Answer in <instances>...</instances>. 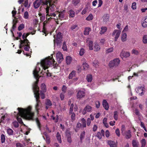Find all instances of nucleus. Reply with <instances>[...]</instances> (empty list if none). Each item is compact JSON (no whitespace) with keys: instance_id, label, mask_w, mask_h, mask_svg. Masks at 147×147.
<instances>
[{"instance_id":"nucleus-1","label":"nucleus","mask_w":147,"mask_h":147,"mask_svg":"<svg viewBox=\"0 0 147 147\" xmlns=\"http://www.w3.org/2000/svg\"><path fill=\"white\" fill-rule=\"evenodd\" d=\"M55 61L54 59L52 57H49L46 58L45 59L42 60L40 63H38L36 65L35 69L33 71V74L35 78L36 79V82L34 84L33 87L36 84L38 86V79L39 76L38 73L39 71H41V72L45 73L47 77H51V78L53 79V76L50 73L48 70H47L45 72V71L46 69H48L51 65L55 64V66H57V64L56 63H55Z\"/></svg>"},{"instance_id":"nucleus-2","label":"nucleus","mask_w":147,"mask_h":147,"mask_svg":"<svg viewBox=\"0 0 147 147\" xmlns=\"http://www.w3.org/2000/svg\"><path fill=\"white\" fill-rule=\"evenodd\" d=\"M31 109L32 107L30 106H29L25 109L18 108V112L17 119L19 123H23L21 117L29 120H33L34 113L31 112Z\"/></svg>"},{"instance_id":"nucleus-3","label":"nucleus","mask_w":147,"mask_h":147,"mask_svg":"<svg viewBox=\"0 0 147 147\" xmlns=\"http://www.w3.org/2000/svg\"><path fill=\"white\" fill-rule=\"evenodd\" d=\"M33 89L34 94V97L36 99V104L35 106V109L37 112L38 113V111L40 109L41 107V103L40 102V100H39V88L36 84L33 87Z\"/></svg>"},{"instance_id":"nucleus-4","label":"nucleus","mask_w":147,"mask_h":147,"mask_svg":"<svg viewBox=\"0 0 147 147\" xmlns=\"http://www.w3.org/2000/svg\"><path fill=\"white\" fill-rule=\"evenodd\" d=\"M29 45L30 42H28V40H25V42L21 41L20 45L19 47L20 49H21L24 47L25 51H29L30 48Z\"/></svg>"},{"instance_id":"nucleus-5","label":"nucleus","mask_w":147,"mask_h":147,"mask_svg":"<svg viewBox=\"0 0 147 147\" xmlns=\"http://www.w3.org/2000/svg\"><path fill=\"white\" fill-rule=\"evenodd\" d=\"M50 7L47 6V7L45 9L47 13L46 18L49 20L50 19L53 18V17H55L56 16V14L54 13H51L49 12Z\"/></svg>"},{"instance_id":"nucleus-6","label":"nucleus","mask_w":147,"mask_h":147,"mask_svg":"<svg viewBox=\"0 0 147 147\" xmlns=\"http://www.w3.org/2000/svg\"><path fill=\"white\" fill-rule=\"evenodd\" d=\"M120 60L119 58H117L114 59L109 62V66L110 67H117L118 66L120 63Z\"/></svg>"},{"instance_id":"nucleus-7","label":"nucleus","mask_w":147,"mask_h":147,"mask_svg":"<svg viewBox=\"0 0 147 147\" xmlns=\"http://www.w3.org/2000/svg\"><path fill=\"white\" fill-rule=\"evenodd\" d=\"M121 31L118 30H115L111 33L112 36L114 38V41H116L118 38L119 37Z\"/></svg>"},{"instance_id":"nucleus-8","label":"nucleus","mask_w":147,"mask_h":147,"mask_svg":"<svg viewBox=\"0 0 147 147\" xmlns=\"http://www.w3.org/2000/svg\"><path fill=\"white\" fill-rule=\"evenodd\" d=\"M54 37L55 38L54 40V44L55 43L59 44L62 41V36L60 32L58 33L56 36L54 35Z\"/></svg>"},{"instance_id":"nucleus-9","label":"nucleus","mask_w":147,"mask_h":147,"mask_svg":"<svg viewBox=\"0 0 147 147\" xmlns=\"http://www.w3.org/2000/svg\"><path fill=\"white\" fill-rule=\"evenodd\" d=\"M56 57L57 61L59 63H60L63 60V56L61 53L58 52L56 54Z\"/></svg>"},{"instance_id":"nucleus-10","label":"nucleus","mask_w":147,"mask_h":147,"mask_svg":"<svg viewBox=\"0 0 147 147\" xmlns=\"http://www.w3.org/2000/svg\"><path fill=\"white\" fill-rule=\"evenodd\" d=\"M92 110V107L89 105H87L84 108L82 112V114L85 115L87 112H91Z\"/></svg>"},{"instance_id":"nucleus-11","label":"nucleus","mask_w":147,"mask_h":147,"mask_svg":"<svg viewBox=\"0 0 147 147\" xmlns=\"http://www.w3.org/2000/svg\"><path fill=\"white\" fill-rule=\"evenodd\" d=\"M122 133L123 136L127 139H129L131 137V131L130 130H128L123 132V131L122 130Z\"/></svg>"},{"instance_id":"nucleus-12","label":"nucleus","mask_w":147,"mask_h":147,"mask_svg":"<svg viewBox=\"0 0 147 147\" xmlns=\"http://www.w3.org/2000/svg\"><path fill=\"white\" fill-rule=\"evenodd\" d=\"M86 42L88 46L89 47V50H93V41L90 38H87L86 40Z\"/></svg>"},{"instance_id":"nucleus-13","label":"nucleus","mask_w":147,"mask_h":147,"mask_svg":"<svg viewBox=\"0 0 147 147\" xmlns=\"http://www.w3.org/2000/svg\"><path fill=\"white\" fill-rule=\"evenodd\" d=\"M136 90L137 93L139 95L142 96L144 94V92L145 91V89L143 87H138L136 89Z\"/></svg>"},{"instance_id":"nucleus-14","label":"nucleus","mask_w":147,"mask_h":147,"mask_svg":"<svg viewBox=\"0 0 147 147\" xmlns=\"http://www.w3.org/2000/svg\"><path fill=\"white\" fill-rule=\"evenodd\" d=\"M120 56L122 58H126L130 56V54L128 52H125L122 50L120 53Z\"/></svg>"},{"instance_id":"nucleus-15","label":"nucleus","mask_w":147,"mask_h":147,"mask_svg":"<svg viewBox=\"0 0 147 147\" xmlns=\"http://www.w3.org/2000/svg\"><path fill=\"white\" fill-rule=\"evenodd\" d=\"M85 96V92L83 91L79 90L77 94V97L78 99H80Z\"/></svg>"},{"instance_id":"nucleus-16","label":"nucleus","mask_w":147,"mask_h":147,"mask_svg":"<svg viewBox=\"0 0 147 147\" xmlns=\"http://www.w3.org/2000/svg\"><path fill=\"white\" fill-rule=\"evenodd\" d=\"M43 0H36L34 3V6L35 8H37L42 4Z\"/></svg>"},{"instance_id":"nucleus-17","label":"nucleus","mask_w":147,"mask_h":147,"mask_svg":"<svg viewBox=\"0 0 147 147\" xmlns=\"http://www.w3.org/2000/svg\"><path fill=\"white\" fill-rule=\"evenodd\" d=\"M121 39L122 42H126L127 39V35L125 32H122L121 35Z\"/></svg>"},{"instance_id":"nucleus-18","label":"nucleus","mask_w":147,"mask_h":147,"mask_svg":"<svg viewBox=\"0 0 147 147\" xmlns=\"http://www.w3.org/2000/svg\"><path fill=\"white\" fill-rule=\"evenodd\" d=\"M109 16L108 14H105L102 17V19L104 23L106 24L109 22Z\"/></svg>"},{"instance_id":"nucleus-19","label":"nucleus","mask_w":147,"mask_h":147,"mask_svg":"<svg viewBox=\"0 0 147 147\" xmlns=\"http://www.w3.org/2000/svg\"><path fill=\"white\" fill-rule=\"evenodd\" d=\"M76 75V72L75 70H73L69 75L68 78L69 79H72Z\"/></svg>"},{"instance_id":"nucleus-20","label":"nucleus","mask_w":147,"mask_h":147,"mask_svg":"<svg viewBox=\"0 0 147 147\" xmlns=\"http://www.w3.org/2000/svg\"><path fill=\"white\" fill-rule=\"evenodd\" d=\"M100 49V47L97 42H95L94 43V45L93 47V50L94 51H98Z\"/></svg>"},{"instance_id":"nucleus-21","label":"nucleus","mask_w":147,"mask_h":147,"mask_svg":"<svg viewBox=\"0 0 147 147\" xmlns=\"http://www.w3.org/2000/svg\"><path fill=\"white\" fill-rule=\"evenodd\" d=\"M114 51V49L113 47L108 48L106 49L105 53L107 54H109L113 53Z\"/></svg>"},{"instance_id":"nucleus-22","label":"nucleus","mask_w":147,"mask_h":147,"mask_svg":"<svg viewBox=\"0 0 147 147\" xmlns=\"http://www.w3.org/2000/svg\"><path fill=\"white\" fill-rule=\"evenodd\" d=\"M46 90L47 89L45 84L44 83L42 84L40 86V92L45 93L46 92Z\"/></svg>"},{"instance_id":"nucleus-23","label":"nucleus","mask_w":147,"mask_h":147,"mask_svg":"<svg viewBox=\"0 0 147 147\" xmlns=\"http://www.w3.org/2000/svg\"><path fill=\"white\" fill-rule=\"evenodd\" d=\"M108 144L110 147H117V143L111 141L108 142Z\"/></svg>"},{"instance_id":"nucleus-24","label":"nucleus","mask_w":147,"mask_h":147,"mask_svg":"<svg viewBox=\"0 0 147 147\" xmlns=\"http://www.w3.org/2000/svg\"><path fill=\"white\" fill-rule=\"evenodd\" d=\"M91 31V29L89 27H86L85 28L84 31V35H87L89 34V32Z\"/></svg>"},{"instance_id":"nucleus-25","label":"nucleus","mask_w":147,"mask_h":147,"mask_svg":"<svg viewBox=\"0 0 147 147\" xmlns=\"http://www.w3.org/2000/svg\"><path fill=\"white\" fill-rule=\"evenodd\" d=\"M102 105L103 107L106 110H108L109 108L108 104L107 101L105 100H104L103 101Z\"/></svg>"},{"instance_id":"nucleus-26","label":"nucleus","mask_w":147,"mask_h":147,"mask_svg":"<svg viewBox=\"0 0 147 147\" xmlns=\"http://www.w3.org/2000/svg\"><path fill=\"white\" fill-rule=\"evenodd\" d=\"M142 24L143 27H147V17L142 21Z\"/></svg>"},{"instance_id":"nucleus-27","label":"nucleus","mask_w":147,"mask_h":147,"mask_svg":"<svg viewBox=\"0 0 147 147\" xmlns=\"http://www.w3.org/2000/svg\"><path fill=\"white\" fill-rule=\"evenodd\" d=\"M72 61V57L69 56H67L66 58V63L67 64H69Z\"/></svg>"},{"instance_id":"nucleus-28","label":"nucleus","mask_w":147,"mask_h":147,"mask_svg":"<svg viewBox=\"0 0 147 147\" xmlns=\"http://www.w3.org/2000/svg\"><path fill=\"white\" fill-rule=\"evenodd\" d=\"M86 80L88 82H91L92 80V76L90 74H88L86 76Z\"/></svg>"},{"instance_id":"nucleus-29","label":"nucleus","mask_w":147,"mask_h":147,"mask_svg":"<svg viewBox=\"0 0 147 147\" xmlns=\"http://www.w3.org/2000/svg\"><path fill=\"white\" fill-rule=\"evenodd\" d=\"M101 30L100 32V34H104L107 31V28L105 26L102 27L101 28Z\"/></svg>"},{"instance_id":"nucleus-30","label":"nucleus","mask_w":147,"mask_h":147,"mask_svg":"<svg viewBox=\"0 0 147 147\" xmlns=\"http://www.w3.org/2000/svg\"><path fill=\"white\" fill-rule=\"evenodd\" d=\"M66 134L67 137V141L69 143H71L72 140L69 133L68 132V131H66Z\"/></svg>"},{"instance_id":"nucleus-31","label":"nucleus","mask_w":147,"mask_h":147,"mask_svg":"<svg viewBox=\"0 0 147 147\" xmlns=\"http://www.w3.org/2000/svg\"><path fill=\"white\" fill-rule=\"evenodd\" d=\"M65 12V10H63L62 11L59 12L58 16L59 19H61L64 18V13Z\"/></svg>"},{"instance_id":"nucleus-32","label":"nucleus","mask_w":147,"mask_h":147,"mask_svg":"<svg viewBox=\"0 0 147 147\" xmlns=\"http://www.w3.org/2000/svg\"><path fill=\"white\" fill-rule=\"evenodd\" d=\"M29 33H24L22 36V37L23 39H24L23 40H20V43L21 41H22L23 42H25V40H28L26 38V37L29 35Z\"/></svg>"},{"instance_id":"nucleus-33","label":"nucleus","mask_w":147,"mask_h":147,"mask_svg":"<svg viewBox=\"0 0 147 147\" xmlns=\"http://www.w3.org/2000/svg\"><path fill=\"white\" fill-rule=\"evenodd\" d=\"M93 18V16L92 14H90L86 18V20L90 21L92 20Z\"/></svg>"},{"instance_id":"nucleus-34","label":"nucleus","mask_w":147,"mask_h":147,"mask_svg":"<svg viewBox=\"0 0 147 147\" xmlns=\"http://www.w3.org/2000/svg\"><path fill=\"white\" fill-rule=\"evenodd\" d=\"M85 53V51L83 48H81L79 52V54L80 56H82Z\"/></svg>"},{"instance_id":"nucleus-35","label":"nucleus","mask_w":147,"mask_h":147,"mask_svg":"<svg viewBox=\"0 0 147 147\" xmlns=\"http://www.w3.org/2000/svg\"><path fill=\"white\" fill-rule=\"evenodd\" d=\"M142 41L144 44H147V35H144L142 37Z\"/></svg>"},{"instance_id":"nucleus-36","label":"nucleus","mask_w":147,"mask_h":147,"mask_svg":"<svg viewBox=\"0 0 147 147\" xmlns=\"http://www.w3.org/2000/svg\"><path fill=\"white\" fill-rule=\"evenodd\" d=\"M81 121L82 123V127H86V121L85 119L82 118L81 119Z\"/></svg>"},{"instance_id":"nucleus-37","label":"nucleus","mask_w":147,"mask_h":147,"mask_svg":"<svg viewBox=\"0 0 147 147\" xmlns=\"http://www.w3.org/2000/svg\"><path fill=\"white\" fill-rule=\"evenodd\" d=\"M69 14L71 17H74L75 15V12L73 10L71 9L69 11Z\"/></svg>"},{"instance_id":"nucleus-38","label":"nucleus","mask_w":147,"mask_h":147,"mask_svg":"<svg viewBox=\"0 0 147 147\" xmlns=\"http://www.w3.org/2000/svg\"><path fill=\"white\" fill-rule=\"evenodd\" d=\"M107 119L106 118H105L102 121L103 123L104 124L105 126L106 127H108L109 126L108 124L107 123Z\"/></svg>"},{"instance_id":"nucleus-39","label":"nucleus","mask_w":147,"mask_h":147,"mask_svg":"<svg viewBox=\"0 0 147 147\" xmlns=\"http://www.w3.org/2000/svg\"><path fill=\"white\" fill-rule=\"evenodd\" d=\"M56 137L57 140L60 143H61V136L59 132L57 133Z\"/></svg>"},{"instance_id":"nucleus-40","label":"nucleus","mask_w":147,"mask_h":147,"mask_svg":"<svg viewBox=\"0 0 147 147\" xmlns=\"http://www.w3.org/2000/svg\"><path fill=\"white\" fill-rule=\"evenodd\" d=\"M81 127H82V125H81V123H78L75 129V131L76 132H77L78 130Z\"/></svg>"},{"instance_id":"nucleus-41","label":"nucleus","mask_w":147,"mask_h":147,"mask_svg":"<svg viewBox=\"0 0 147 147\" xmlns=\"http://www.w3.org/2000/svg\"><path fill=\"white\" fill-rule=\"evenodd\" d=\"M43 134L46 136V141L47 143L48 144H49L50 142V138L47 135L46 133L44 132Z\"/></svg>"},{"instance_id":"nucleus-42","label":"nucleus","mask_w":147,"mask_h":147,"mask_svg":"<svg viewBox=\"0 0 147 147\" xmlns=\"http://www.w3.org/2000/svg\"><path fill=\"white\" fill-rule=\"evenodd\" d=\"M7 132L9 135H12L13 134V130L10 128H8L7 129Z\"/></svg>"},{"instance_id":"nucleus-43","label":"nucleus","mask_w":147,"mask_h":147,"mask_svg":"<svg viewBox=\"0 0 147 147\" xmlns=\"http://www.w3.org/2000/svg\"><path fill=\"white\" fill-rule=\"evenodd\" d=\"M132 145L133 147H138L139 143L135 140L132 141Z\"/></svg>"},{"instance_id":"nucleus-44","label":"nucleus","mask_w":147,"mask_h":147,"mask_svg":"<svg viewBox=\"0 0 147 147\" xmlns=\"http://www.w3.org/2000/svg\"><path fill=\"white\" fill-rule=\"evenodd\" d=\"M24 6L25 7L28 8L30 6V5L28 3V0H25L24 3Z\"/></svg>"},{"instance_id":"nucleus-45","label":"nucleus","mask_w":147,"mask_h":147,"mask_svg":"<svg viewBox=\"0 0 147 147\" xmlns=\"http://www.w3.org/2000/svg\"><path fill=\"white\" fill-rule=\"evenodd\" d=\"M83 67L84 69H87L89 68V65L86 63H84L82 64Z\"/></svg>"},{"instance_id":"nucleus-46","label":"nucleus","mask_w":147,"mask_h":147,"mask_svg":"<svg viewBox=\"0 0 147 147\" xmlns=\"http://www.w3.org/2000/svg\"><path fill=\"white\" fill-rule=\"evenodd\" d=\"M62 49L64 51H67V47L65 42H63V43Z\"/></svg>"},{"instance_id":"nucleus-47","label":"nucleus","mask_w":147,"mask_h":147,"mask_svg":"<svg viewBox=\"0 0 147 147\" xmlns=\"http://www.w3.org/2000/svg\"><path fill=\"white\" fill-rule=\"evenodd\" d=\"M114 119L117 120L118 119V113L117 111H115L114 113Z\"/></svg>"},{"instance_id":"nucleus-48","label":"nucleus","mask_w":147,"mask_h":147,"mask_svg":"<svg viewBox=\"0 0 147 147\" xmlns=\"http://www.w3.org/2000/svg\"><path fill=\"white\" fill-rule=\"evenodd\" d=\"M131 53L132 54L137 55L139 54V52L137 50L135 49H133L131 51Z\"/></svg>"},{"instance_id":"nucleus-49","label":"nucleus","mask_w":147,"mask_h":147,"mask_svg":"<svg viewBox=\"0 0 147 147\" xmlns=\"http://www.w3.org/2000/svg\"><path fill=\"white\" fill-rule=\"evenodd\" d=\"M25 25L24 24H20L18 27V30L20 31L23 29Z\"/></svg>"},{"instance_id":"nucleus-50","label":"nucleus","mask_w":147,"mask_h":147,"mask_svg":"<svg viewBox=\"0 0 147 147\" xmlns=\"http://www.w3.org/2000/svg\"><path fill=\"white\" fill-rule=\"evenodd\" d=\"M98 62L96 60L94 61L93 63V66L95 67H97L98 66Z\"/></svg>"},{"instance_id":"nucleus-51","label":"nucleus","mask_w":147,"mask_h":147,"mask_svg":"<svg viewBox=\"0 0 147 147\" xmlns=\"http://www.w3.org/2000/svg\"><path fill=\"white\" fill-rule=\"evenodd\" d=\"M45 104L47 106H51L52 105V103L51 101L48 99L46 100Z\"/></svg>"},{"instance_id":"nucleus-52","label":"nucleus","mask_w":147,"mask_h":147,"mask_svg":"<svg viewBox=\"0 0 147 147\" xmlns=\"http://www.w3.org/2000/svg\"><path fill=\"white\" fill-rule=\"evenodd\" d=\"M12 125L15 127H17L18 126V124L17 121H14L12 123Z\"/></svg>"},{"instance_id":"nucleus-53","label":"nucleus","mask_w":147,"mask_h":147,"mask_svg":"<svg viewBox=\"0 0 147 147\" xmlns=\"http://www.w3.org/2000/svg\"><path fill=\"white\" fill-rule=\"evenodd\" d=\"M1 140L2 143H3L5 141V137L4 135L2 134L1 136Z\"/></svg>"},{"instance_id":"nucleus-54","label":"nucleus","mask_w":147,"mask_h":147,"mask_svg":"<svg viewBox=\"0 0 147 147\" xmlns=\"http://www.w3.org/2000/svg\"><path fill=\"white\" fill-rule=\"evenodd\" d=\"M85 131H82L80 135V139L81 140H82L84 138L85 135Z\"/></svg>"},{"instance_id":"nucleus-55","label":"nucleus","mask_w":147,"mask_h":147,"mask_svg":"<svg viewBox=\"0 0 147 147\" xmlns=\"http://www.w3.org/2000/svg\"><path fill=\"white\" fill-rule=\"evenodd\" d=\"M88 11V8L87 7L84 8L82 11L81 14L82 15H84L86 14Z\"/></svg>"},{"instance_id":"nucleus-56","label":"nucleus","mask_w":147,"mask_h":147,"mask_svg":"<svg viewBox=\"0 0 147 147\" xmlns=\"http://www.w3.org/2000/svg\"><path fill=\"white\" fill-rule=\"evenodd\" d=\"M28 13L27 11H26L24 14V18L25 19H28Z\"/></svg>"},{"instance_id":"nucleus-57","label":"nucleus","mask_w":147,"mask_h":147,"mask_svg":"<svg viewBox=\"0 0 147 147\" xmlns=\"http://www.w3.org/2000/svg\"><path fill=\"white\" fill-rule=\"evenodd\" d=\"M142 147H144L146 145V140L144 139H142L141 140Z\"/></svg>"},{"instance_id":"nucleus-58","label":"nucleus","mask_w":147,"mask_h":147,"mask_svg":"<svg viewBox=\"0 0 147 147\" xmlns=\"http://www.w3.org/2000/svg\"><path fill=\"white\" fill-rule=\"evenodd\" d=\"M86 125L89 126H90V124L91 123V120L90 118H88L87 119V121H86Z\"/></svg>"},{"instance_id":"nucleus-59","label":"nucleus","mask_w":147,"mask_h":147,"mask_svg":"<svg viewBox=\"0 0 147 147\" xmlns=\"http://www.w3.org/2000/svg\"><path fill=\"white\" fill-rule=\"evenodd\" d=\"M115 132V133H116V135L118 137L120 136V134L119 130V129L117 128L116 129Z\"/></svg>"},{"instance_id":"nucleus-60","label":"nucleus","mask_w":147,"mask_h":147,"mask_svg":"<svg viewBox=\"0 0 147 147\" xmlns=\"http://www.w3.org/2000/svg\"><path fill=\"white\" fill-rule=\"evenodd\" d=\"M102 134H101V133L100 132H98L97 133L96 135V136L99 139H100L102 138Z\"/></svg>"},{"instance_id":"nucleus-61","label":"nucleus","mask_w":147,"mask_h":147,"mask_svg":"<svg viewBox=\"0 0 147 147\" xmlns=\"http://www.w3.org/2000/svg\"><path fill=\"white\" fill-rule=\"evenodd\" d=\"M136 3L135 2H134L132 3L131 8L133 9H135L136 8Z\"/></svg>"},{"instance_id":"nucleus-62","label":"nucleus","mask_w":147,"mask_h":147,"mask_svg":"<svg viewBox=\"0 0 147 147\" xmlns=\"http://www.w3.org/2000/svg\"><path fill=\"white\" fill-rule=\"evenodd\" d=\"M51 117L56 122H57L58 121V115L56 116V118H55V117H54L53 115H51Z\"/></svg>"},{"instance_id":"nucleus-63","label":"nucleus","mask_w":147,"mask_h":147,"mask_svg":"<svg viewBox=\"0 0 147 147\" xmlns=\"http://www.w3.org/2000/svg\"><path fill=\"white\" fill-rule=\"evenodd\" d=\"M67 89V87L65 85H63L62 88V90L63 93H65Z\"/></svg>"},{"instance_id":"nucleus-64","label":"nucleus","mask_w":147,"mask_h":147,"mask_svg":"<svg viewBox=\"0 0 147 147\" xmlns=\"http://www.w3.org/2000/svg\"><path fill=\"white\" fill-rule=\"evenodd\" d=\"M64 93H61L60 94V98L61 100H63L64 98Z\"/></svg>"}]
</instances>
